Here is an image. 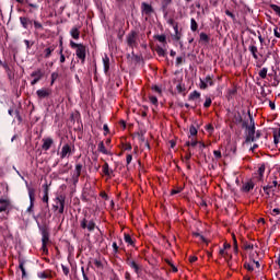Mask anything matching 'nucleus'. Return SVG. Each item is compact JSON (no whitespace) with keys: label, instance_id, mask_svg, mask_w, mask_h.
Returning a JSON list of instances; mask_svg holds the SVG:
<instances>
[{"label":"nucleus","instance_id":"obj_1","mask_svg":"<svg viewBox=\"0 0 280 280\" xmlns=\"http://www.w3.org/2000/svg\"><path fill=\"white\" fill-rule=\"evenodd\" d=\"M243 128H246L247 130V137L246 142L248 141H257L259 137H261V132L257 131L255 132V119H253V116L249 115V124L243 122Z\"/></svg>","mask_w":280,"mask_h":280},{"label":"nucleus","instance_id":"obj_2","mask_svg":"<svg viewBox=\"0 0 280 280\" xmlns=\"http://www.w3.org/2000/svg\"><path fill=\"white\" fill-rule=\"evenodd\" d=\"M70 47L71 49H75V56L81 60V62H84L86 60V47L84 44H78L73 40H70Z\"/></svg>","mask_w":280,"mask_h":280},{"label":"nucleus","instance_id":"obj_3","mask_svg":"<svg viewBox=\"0 0 280 280\" xmlns=\"http://www.w3.org/2000/svg\"><path fill=\"white\" fill-rule=\"evenodd\" d=\"M39 231L42 233V249L47 255L49 249H47V244H49V229L47 225L39 226Z\"/></svg>","mask_w":280,"mask_h":280},{"label":"nucleus","instance_id":"obj_4","mask_svg":"<svg viewBox=\"0 0 280 280\" xmlns=\"http://www.w3.org/2000/svg\"><path fill=\"white\" fill-rule=\"evenodd\" d=\"M126 40L128 47H130L131 49H135V47H139V33H137V31H131L127 35Z\"/></svg>","mask_w":280,"mask_h":280},{"label":"nucleus","instance_id":"obj_5","mask_svg":"<svg viewBox=\"0 0 280 280\" xmlns=\"http://www.w3.org/2000/svg\"><path fill=\"white\" fill-rule=\"evenodd\" d=\"M84 219L81 221V229H88V231H95V221L91 219V212H85Z\"/></svg>","mask_w":280,"mask_h":280},{"label":"nucleus","instance_id":"obj_6","mask_svg":"<svg viewBox=\"0 0 280 280\" xmlns=\"http://www.w3.org/2000/svg\"><path fill=\"white\" fill-rule=\"evenodd\" d=\"M14 206L8 197H0V211H12Z\"/></svg>","mask_w":280,"mask_h":280},{"label":"nucleus","instance_id":"obj_7","mask_svg":"<svg viewBox=\"0 0 280 280\" xmlns=\"http://www.w3.org/2000/svg\"><path fill=\"white\" fill-rule=\"evenodd\" d=\"M55 211H65V196H58L52 205Z\"/></svg>","mask_w":280,"mask_h":280},{"label":"nucleus","instance_id":"obj_8","mask_svg":"<svg viewBox=\"0 0 280 280\" xmlns=\"http://www.w3.org/2000/svg\"><path fill=\"white\" fill-rule=\"evenodd\" d=\"M279 187V182L277 179L272 180V183H269L267 186H264V191L267 194V196H270L272 191H277Z\"/></svg>","mask_w":280,"mask_h":280},{"label":"nucleus","instance_id":"obj_9","mask_svg":"<svg viewBox=\"0 0 280 280\" xmlns=\"http://www.w3.org/2000/svg\"><path fill=\"white\" fill-rule=\"evenodd\" d=\"M101 198L104 200L105 209H115V201L106 192H101Z\"/></svg>","mask_w":280,"mask_h":280},{"label":"nucleus","instance_id":"obj_10","mask_svg":"<svg viewBox=\"0 0 280 280\" xmlns=\"http://www.w3.org/2000/svg\"><path fill=\"white\" fill-rule=\"evenodd\" d=\"M43 70L37 69L31 73V78H34V80L31 81V85L34 86L35 84H38L40 80H43Z\"/></svg>","mask_w":280,"mask_h":280},{"label":"nucleus","instance_id":"obj_11","mask_svg":"<svg viewBox=\"0 0 280 280\" xmlns=\"http://www.w3.org/2000/svg\"><path fill=\"white\" fill-rule=\"evenodd\" d=\"M215 83L213 82V77L207 75L205 79H200V89H207L208 86H213Z\"/></svg>","mask_w":280,"mask_h":280},{"label":"nucleus","instance_id":"obj_12","mask_svg":"<svg viewBox=\"0 0 280 280\" xmlns=\"http://www.w3.org/2000/svg\"><path fill=\"white\" fill-rule=\"evenodd\" d=\"M82 174V164H77L74 172L72 174V180L73 185H78V182L80 180V175Z\"/></svg>","mask_w":280,"mask_h":280},{"label":"nucleus","instance_id":"obj_13","mask_svg":"<svg viewBox=\"0 0 280 280\" xmlns=\"http://www.w3.org/2000/svg\"><path fill=\"white\" fill-rule=\"evenodd\" d=\"M27 191L31 201V206L27 208V211H32V208L34 207V200H36V189L27 186Z\"/></svg>","mask_w":280,"mask_h":280},{"label":"nucleus","instance_id":"obj_14","mask_svg":"<svg viewBox=\"0 0 280 280\" xmlns=\"http://www.w3.org/2000/svg\"><path fill=\"white\" fill-rule=\"evenodd\" d=\"M36 95L39 100H45V97H49V95H51V89L43 88L37 90Z\"/></svg>","mask_w":280,"mask_h":280},{"label":"nucleus","instance_id":"obj_15","mask_svg":"<svg viewBox=\"0 0 280 280\" xmlns=\"http://www.w3.org/2000/svg\"><path fill=\"white\" fill-rule=\"evenodd\" d=\"M103 67L104 73H108V71L110 70V58L106 54L103 56Z\"/></svg>","mask_w":280,"mask_h":280},{"label":"nucleus","instance_id":"obj_16","mask_svg":"<svg viewBox=\"0 0 280 280\" xmlns=\"http://www.w3.org/2000/svg\"><path fill=\"white\" fill-rule=\"evenodd\" d=\"M70 154H71V147L69 144H65L61 148L60 158L61 159H67V156H69Z\"/></svg>","mask_w":280,"mask_h":280},{"label":"nucleus","instance_id":"obj_17","mask_svg":"<svg viewBox=\"0 0 280 280\" xmlns=\"http://www.w3.org/2000/svg\"><path fill=\"white\" fill-rule=\"evenodd\" d=\"M57 45H50L46 49H44V58H51V54L56 51Z\"/></svg>","mask_w":280,"mask_h":280},{"label":"nucleus","instance_id":"obj_18","mask_svg":"<svg viewBox=\"0 0 280 280\" xmlns=\"http://www.w3.org/2000/svg\"><path fill=\"white\" fill-rule=\"evenodd\" d=\"M248 50L250 51L255 60H259V56L257 55L259 49L257 48V46H255V44L249 45Z\"/></svg>","mask_w":280,"mask_h":280},{"label":"nucleus","instance_id":"obj_19","mask_svg":"<svg viewBox=\"0 0 280 280\" xmlns=\"http://www.w3.org/2000/svg\"><path fill=\"white\" fill-rule=\"evenodd\" d=\"M51 145H54V139L47 138L43 140V145H42L43 150L47 151L51 148Z\"/></svg>","mask_w":280,"mask_h":280},{"label":"nucleus","instance_id":"obj_20","mask_svg":"<svg viewBox=\"0 0 280 280\" xmlns=\"http://www.w3.org/2000/svg\"><path fill=\"white\" fill-rule=\"evenodd\" d=\"M252 189H255V183H253V180L246 182L243 186H242V191L248 192Z\"/></svg>","mask_w":280,"mask_h":280},{"label":"nucleus","instance_id":"obj_21","mask_svg":"<svg viewBox=\"0 0 280 280\" xmlns=\"http://www.w3.org/2000/svg\"><path fill=\"white\" fill-rule=\"evenodd\" d=\"M39 279H51V270L47 269L37 273Z\"/></svg>","mask_w":280,"mask_h":280},{"label":"nucleus","instance_id":"obj_22","mask_svg":"<svg viewBox=\"0 0 280 280\" xmlns=\"http://www.w3.org/2000/svg\"><path fill=\"white\" fill-rule=\"evenodd\" d=\"M20 23L22 25V27H24V30H27V27H30V25H32L33 21L30 20L28 18H20Z\"/></svg>","mask_w":280,"mask_h":280},{"label":"nucleus","instance_id":"obj_23","mask_svg":"<svg viewBox=\"0 0 280 280\" xmlns=\"http://www.w3.org/2000/svg\"><path fill=\"white\" fill-rule=\"evenodd\" d=\"M129 266L135 270L136 275H139L141 272V266L137 264V261H129Z\"/></svg>","mask_w":280,"mask_h":280},{"label":"nucleus","instance_id":"obj_24","mask_svg":"<svg viewBox=\"0 0 280 280\" xmlns=\"http://www.w3.org/2000/svg\"><path fill=\"white\" fill-rule=\"evenodd\" d=\"M70 35L74 38V40H79L80 39V28L72 27L70 30Z\"/></svg>","mask_w":280,"mask_h":280},{"label":"nucleus","instance_id":"obj_25","mask_svg":"<svg viewBox=\"0 0 280 280\" xmlns=\"http://www.w3.org/2000/svg\"><path fill=\"white\" fill-rule=\"evenodd\" d=\"M142 12H144V14H152V12H153L152 5L143 2L142 3Z\"/></svg>","mask_w":280,"mask_h":280},{"label":"nucleus","instance_id":"obj_26","mask_svg":"<svg viewBox=\"0 0 280 280\" xmlns=\"http://www.w3.org/2000/svg\"><path fill=\"white\" fill-rule=\"evenodd\" d=\"M258 180H264V174H266V165H260L258 168Z\"/></svg>","mask_w":280,"mask_h":280},{"label":"nucleus","instance_id":"obj_27","mask_svg":"<svg viewBox=\"0 0 280 280\" xmlns=\"http://www.w3.org/2000/svg\"><path fill=\"white\" fill-rule=\"evenodd\" d=\"M273 143L278 145L280 143V128L273 131Z\"/></svg>","mask_w":280,"mask_h":280},{"label":"nucleus","instance_id":"obj_28","mask_svg":"<svg viewBox=\"0 0 280 280\" xmlns=\"http://www.w3.org/2000/svg\"><path fill=\"white\" fill-rule=\"evenodd\" d=\"M125 242L128 246H132L135 248V241L130 234H125Z\"/></svg>","mask_w":280,"mask_h":280},{"label":"nucleus","instance_id":"obj_29","mask_svg":"<svg viewBox=\"0 0 280 280\" xmlns=\"http://www.w3.org/2000/svg\"><path fill=\"white\" fill-rule=\"evenodd\" d=\"M43 202H49V187L48 186H45Z\"/></svg>","mask_w":280,"mask_h":280},{"label":"nucleus","instance_id":"obj_30","mask_svg":"<svg viewBox=\"0 0 280 280\" xmlns=\"http://www.w3.org/2000/svg\"><path fill=\"white\" fill-rule=\"evenodd\" d=\"M97 149H98V152H102V154H108V150H106V147L104 145V142L101 141L98 143Z\"/></svg>","mask_w":280,"mask_h":280},{"label":"nucleus","instance_id":"obj_31","mask_svg":"<svg viewBox=\"0 0 280 280\" xmlns=\"http://www.w3.org/2000/svg\"><path fill=\"white\" fill-rule=\"evenodd\" d=\"M207 148V145L205 144V142H198L197 143V148H195L197 150V152L202 153V151Z\"/></svg>","mask_w":280,"mask_h":280},{"label":"nucleus","instance_id":"obj_32","mask_svg":"<svg viewBox=\"0 0 280 280\" xmlns=\"http://www.w3.org/2000/svg\"><path fill=\"white\" fill-rule=\"evenodd\" d=\"M190 30H191V32H197L198 31V23L196 22L195 19L190 20Z\"/></svg>","mask_w":280,"mask_h":280},{"label":"nucleus","instance_id":"obj_33","mask_svg":"<svg viewBox=\"0 0 280 280\" xmlns=\"http://www.w3.org/2000/svg\"><path fill=\"white\" fill-rule=\"evenodd\" d=\"M189 100H200V92L194 91L192 93H190Z\"/></svg>","mask_w":280,"mask_h":280},{"label":"nucleus","instance_id":"obj_34","mask_svg":"<svg viewBox=\"0 0 280 280\" xmlns=\"http://www.w3.org/2000/svg\"><path fill=\"white\" fill-rule=\"evenodd\" d=\"M199 38L201 43H209V35H207L206 33H200Z\"/></svg>","mask_w":280,"mask_h":280},{"label":"nucleus","instance_id":"obj_35","mask_svg":"<svg viewBox=\"0 0 280 280\" xmlns=\"http://www.w3.org/2000/svg\"><path fill=\"white\" fill-rule=\"evenodd\" d=\"M19 268H20V270L22 271V278H25L26 275H27V273L25 272V262L20 261Z\"/></svg>","mask_w":280,"mask_h":280},{"label":"nucleus","instance_id":"obj_36","mask_svg":"<svg viewBox=\"0 0 280 280\" xmlns=\"http://www.w3.org/2000/svg\"><path fill=\"white\" fill-rule=\"evenodd\" d=\"M270 8L280 18V7L277 4H271Z\"/></svg>","mask_w":280,"mask_h":280},{"label":"nucleus","instance_id":"obj_37","mask_svg":"<svg viewBox=\"0 0 280 280\" xmlns=\"http://www.w3.org/2000/svg\"><path fill=\"white\" fill-rule=\"evenodd\" d=\"M259 77L264 80L266 79V75H268V69L267 68H262L260 71H259Z\"/></svg>","mask_w":280,"mask_h":280},{"label":"nucleus","instance_id":"obj_38","mask_svg":"<svg viewBox=\"0 0 280 280\" xmlns=\"http://www.w3.org/2000/svg\"><path fill=\"white\" fill-rule=\"evenodd\" d=\"M244 250H253V248H255V246L248 242L244 243L243 245Z\"/></svg>","mask_w":280,"mask_h":280},{"label":"nucleus","instance_id":"obj_39","mask_svg":"<svg viewBox=\"0 0 280 280\" xmlns=\"http://www.w3.org/2000/svg\"><path fill=\"white\" fill-rule=\"evenodd\" d=\"M186 145L188 148H197L198 141H196V140L188 141V142H186Z\"/></svg>","mask_w":280,"mask_h":280},{"label":"nucleus","instance_id":"obj_40","mask_svg":"<svg viewBox=\"0 0 280 280\" xmlns=\"http://www.w3.org/2000/svg\"><path fill=\"white\" fill-rule=\"evenodd\" d=\"M103 172H104V174H105L106 176H110V171H109V168H108V163H105V164L103 165Z\"/></svg>","mask_w":280,"mask_h":280},{"label":"nucleus","instance_id":"obj_41","mask_svg":"<svg viewBox=\"0 0 280 280\" xmlns=\"http://www.w3.org/2000/svg\"><path fill=\"white\" fill-rule=\"evenodd\" d=\"M173 30L175 32V36H176L177 40L180 39V34L178 33V24H174Z\"/></svg>","mask_w":280,"mask_h":280},{"label":"nucleus","instance_id":"obj_42","mask_svg":"<svg viewBox=\"0 0 280 280\" xmlns=\"http://www.w3.org/2000/svg\"><path fill=\"white\" fill-rule=\"evenodd\" d=\"M273 36H276V38H280V26H275Z\"/></svg>","mask_w":280,"mask_h":280},{"label":"nucleus","instance_id":"obj_43","mask_svg":"<svg viewBox=\"0 0 280 280\" xmlns=\"http://www.w3.org/2000/svg\"><path fill=\"white\" fill-rule=\"evenodd\" d=\"M211 104H212L211 97H206V101L203 103L205 108H209Z\"/></svg>","mask_w":280,"mask_h":280},{"label":"nucleus","instance_id":"obj_44","mask_svg":"<svg viewBox=\"0 0 280 280\" xmlns=\"http://www.w3.org/2000/svg\"><path fill=\"white\" fill-rule=\"evenodd\" d=\"M33 25H34L35 30H43V24L38 21H34Z\"/></svg>","mask_w":280,"mask_h":280},{"label":"nucleus","instance_id":"obj_45","mask_svg":"<svg viewBox=\"0 0 280 280\" xmlns=\"http://www.w3.org/2000/svg\"><path fill=\"white\" fill-rule=\"evenodd\" d=\"M149 100L151 104H153L154 106L159 104V98H156V96H150Z\"/></svg>","mask_w":280,"mask_h":280},{"label":"nucleus","instance_id":"obj_46","mask_svg":"<svg viewBox=\"0 0 280 280\" xmlns=\"http://www.w3.org/2000/svg\"><path fill=\"white\" fill-rule=\"evenodd\" d=\"M189 132L191 137H196L198 135V129H196V127H190Z\"/></svg>","mask_w":280,"mask_h":280},{"label":"nucleus","instance_id":"obj_47","mask_svg":"<svg viewBox=\"0 0 280 280\" xmlns=\"http://www.w3.org/2000/svg\"><path fill=\"white\" fill-rule=\"evenodd\" d=\"M244 268L246 269V270H248V272H253L255 269L253 268V266H250V264H248V262H245L244 264Z\"/></svg>","mask_w":280,"mask_h":280},{"label":"nucleus","instance_id":"obj_48","mask_svg":"<svg viewBox=\"0 0 280 280\" xmlns=\"http://www.w3.org/2000/svg\"><path fill=\"white\" fill-rule=\"evenodd\" d=\"M194 237H200L201 242H207V238L205 236L200 235V233L192 232Z\"/></svg>","mask_w":280,"mask_h":280},{"label":"nucleus","instance_id":"obj_49","mask_svg":"<svg viewBox=\"0 0 280 280\" xmlns=\"http://www.w3.org/2000/svg\"><path fill=\"white\" fill-rule=\"evenodd\" d=\"M225 14H226V16H230V19H232V21H236L235 14H233V12L226 10V11H225Z\"/></svg>","mask_w":280,"mask_h":280},{"label":"nucleus","instance_id":"obj_50","mask_svg":"<svg viewBox=\"0 0 280 280\" xmlns=\"http://www.w3.org/2000/svg\"><path fill=\"white\" fill-rule=\"evenodd\" d=\"M61 268H62L63 275H65L66 277H69V267L62 265Z\"/></svg>","mask_w":280,"mask_h":280},{"label":"nucleus","instance_id":"obj_51","mask_svg":"<svg viewBox=\"0 0 280 280\" xmlns=\"http://www.w3.org/2000/svg\"><path fill=\"white\" fill-rule=\"evenodd\" d=\"M188 261L190 264H196V261H198V257L197 256H189Z\"/></svg>","mask_w":280,"mask_h":280},{"label":"nucleus","instance_id":"obj_52","mask_svg":"<svg viewBox=\"0 0 280 280\" xmlns=\"http://www.w3.org/2000/svg\"><path fill=\"white\" fill-rule=\"evenodd\" d=\"M57 79H58V73L54 72L51 74V82H50V84L54 85V82H56Z\"/></svg>","mask_w":280,"mask_h":280},{"label":"nucleus","instance_id":"obj_53","mask_svg":"<svg viewBox=\"0 0 280 280\" xmlns=\"http://www.w3.org/2000/svg\"><path fill=\"white\" fill-rule=\"evenodd\" d=\"M180 191H183V188L173 189L171 196H176V194H180Z\"/></svg>","mask_w":280,"mask_h":280},{"label":"nucleus","instance_id":"obj_54","mask_svg":"<svg viewBox=\"0 0 280 280\" xmlns=\"http://www.w3.org/2000/svg\"><path fill=\"white\" fill-rule=\"evenodd\" d=\"M152 91H154L155 93H159L160 95L162 93L161 88H159V85H153Z\"/></svg>","mask_w":280,"mask_h":280},{"label":"nucleus","instance_id":"obj_55","mask_svg":"<svg viewBox=\"0 0 280 280\" xmlns=\"http://www.w3.org/2000/svg\"><path fill=\"white\" fill-rule=\"evenodd\" d=\"M233 247H234V252H235V253H238L237 238H234V241H233Z\"/></svg>","mask_w":280,"mask_h":280},{"label":"nucleus","instance_id":"obj_56","mask_svg":"<svg viewBox=\"0 0 280 280\" xmlns=\"http://www.w3.org/2000/svg\"><path fill=\"white\" fill-rule=\"evenodd\" d=\"M213 154H214L215 159H222V152L213 151Z\"/></svg>","mask_w":280,"mask_h":280},{"label":"nucleus","instance_id":"obj_57","mask_svg":"<svg viewBox=\"0 0 280 280\" xmlns=\"http://www.w3.org/2000/svg\"><path fill=\"white\" fill-rule=\"evenodd\" d=\"M126 161H127V165H130V163H132V155L128 154L126 158Z\"/></svg>","mask_w":280,"mask_h":280},{"label":"nucleus","instance_id":"obj_58","mask_svg":"<svg viewBox=\"0 0 280 280\" xmlns=\"http://www.w3.org/2000/svg\"><path fill=\"white\" fill-rule=\"evenodd\" d=\"M113 249H114V253H119V246H117V243H113Z\"/></svg>","mask_w":280,"mask_h":280},{"label":"nucleus","instance_id":"obj_59","mask_svg":"<svg viewBox=\"0 0 280 280\" xmlns=\"http://www.w3.org/2000/svg\"><path fill=\"white\" fill-rule=\"evenodd\" d=\"M94 266H96V268H102V261L101 260H94Z\"/></svg>","mask_w":280,"mask_h":280},{"label":"nucleus","instance_id":"obj_60","mask_svg":"<svg viewBox=\"0 0 280 280\" xmlns=\"http://www.w3.org/2000/svg\"><path fill=\"white\" fill-rule=\"evenodd\" d=\"M159 56H165V50L163 48L158 49Z\"/></svg>","mask_w":280,"mask_h":280},{"label":"nucleus","instance_id":"obj_61","mask_svg":"<svg viewBox=\"0 0 280 280\" xmlns=\"http://www.w3.org/2000/svg\"><path fill=\"white\" fill-rule=\"evenodd\" d=\"M125 279L126 280H131L132 279V277L130 276V272H128V271L125 272Z\"/></svg>","mask_w":280,"mask_h":280},{"label":"nucleus","instance_id":"obj_62","mask_svg":"<svg viewBox=\"0 0 280 280\" xmlns=\"http://www.w3.org/2000/svg\"><path fill=\"white\" fill-rule=\"evenodd\" d=\"M81 270H82L83 279L89 280V276H86V273L84 272V267H82Z\"/></svg>","mask_w":280,"mask_h":280},{"label":"nucleus","instance_id":"obj_63","mask_svg":"<svg viewBox=\"0 0 280 280\" xmlns=\"http://www.w3.org/2000/svg\"><path fill=\"white\" fill-rule=\"evenodd\" d=\"M182 62H183V57H177L176 58V63L177 65H182Z\"/></svg>","mask_w":280,"mask_h":280},{"label":"nucleus","instance_id":"obj_64","mask_svg":"<svg viewBox=\"0 0 280 280\" xmlns=\"http://www.w3.org/2000/svg\"><path fill=\"white\" fill-rule=\"evenodd\" d=\"M207 130H208V132H213V126L208 125V126H207Z\"/></svg>","mask_w":280,"mask_h":280}]
</instances>
